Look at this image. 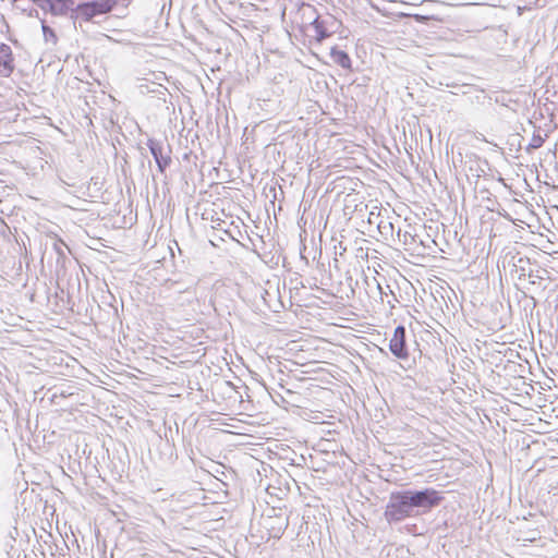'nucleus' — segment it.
Instances as JSON below:
<instances>
[{"mask_svg":"<svg viewBox=\"0 0 558 558\" xmlns=\"http://www.w3.org/2000/svg\"><path fill=\"white\" fill-rule=\"evenodd\" d=\"M444 497L440 492L426 487L424 489H404L392 492L386 505L384 517L389 523H399L407 518L429 512L438 507Z\"/></svg>","mask_w":558,"mask_h":558,"instance_id":"1","label":"nucleus"},{"mask_svg":"<svg viewBox=\"0 0 558 558\" xmlns=\"http://www.w3.org/2000/svg\"><path fill=\"white\" fill-rule=\"evenodd\" d=\"M116 4L117 0H94L75 4L71 20H73L74 24L78 17H82L85 21H90L97 15L110 12Z\"/></svg>","mask_w":558,"mask_h":558,"instance_id":"2","label":"nucleus"},{"mask_svg":"<svg viewBox=\"0 0 558 558\" xmlns=\"http://www.w3.org/2000/svg\"><path fill=\"white\" fill-rule=\"evenodd\" d=\"M407 330L405 327L399 325L395 328L392 338L389 341L390 352L401 361L409 360V350L407 345Z\"/></svg>","mask_w":558,"mask_h":558,"instance_id":"3","label":"nucleus"},{"mask_svg":"<svg viewBox=\"0 0 558 558\" xmlns=\"http://www.w3.org/2000/svg\"><path fill=\"white\" fill-rule=\"evenodd\" d=\"M147 146L149 148L150 154L153 155L155 162L158 167L160 173H165L166 169L171 163V149H168V153L163 151V145L161 142L156 141L154 138H149L147 142Z\"/></svg>","mask_w":558,"mask_h":558,"instance_id":"4","label":"nucleus"},{"mask_svg":"<svg viewBox=\"0 0 558 558\" xmlns=\"http://www.w3.org/2000/svg\"><path fill=\"white\" fill-rule=\"evenodd\" d=\"M13 53L12 49L7 44L0 45V72L3 77H9L13 70H14V63H13Z\"/></svg>","mask_w":558,"mask_h":558,"instance_id":"5","label":"nucleus"},{"mask_svg":"<svg viewBox=\"0 0 558 558\" xmlns=\"http://www.w3.org/2000/svg\"><path fill=\"white\" fill-rule=\"evenodd\" d=\"M75 0H51L50 7L48 8L49 13L54 16H64L74 12Z\"/></svg>","mask_w":558,"mask_h":558,"instance_id":"6","label":"nucleus"},{"mask_svg":"<svg viewBox=\"0 0 558 558\" xmlns=\"http://www.w3.org/2000/svg\"><path fill=\"white\" fill-rule=\"evenodd\" d=\"M330 57H331L332 61L336 64L340 65L341 68H343L345 70L351 69V65H352L351 58L345 51L333 47L330 51Z\"/></svg>","mask_w":558,"mask_h":558,"instance_id":"7","label":"nucleus"},{"mask_svg":"<svg viewBox=\"0 0 558 558\" xmlns=\"http://www.w3.org/2000/svg\"><path fill=\"white\" fill-rule=\"evenodd\" d=\"M315 29V37L318 41L325 40L330 36V33L327 31L325 26V21H322L319 17H316L312 23Z\"/></svg>","mask_w":558,"mask_h":558,"instance_id":"8","label":"nucleus"},{"mask_svg":"<svg viewBox=\"0 0 558 558\" xmlns=\"http://www.w3.org/2000/svg\"><path fill=\"white\" fill-rule=\"evenodd\" d=\"M40 22H41V29H43V35H44L45 41L56 45L58 41L56 32L50 26H48L46 24L45 20L41 19Z\"/></svg>","mask_w":558,"mask_h":558,"instance_id":"9","label":"nucleus"},{"mask_svg":"<svg viewBox=\"0 0 558 558\" xmlns=\"http://www.w3.org/2000/svg\"><path fill=\"white\" fill-rule=\"evenodd\" d=\"M543 144H544V137L538 133L537 134L534 133L533 137H532L531 142L529 143V145L526 146L525 150L527 153H531L532 150L542 147Z\"/></svg>","mask_w":558,"mask_h":558,"instance_id":"10","label":"nucleus"},{"mask_svg":"<svg viewBox=\"0 0 558 558\" xmlns=\"http://www.w3.org/2000/svg\"><path fill=\"white\" fill-rule=\"evenodd\" d=\"M397 235L400 240L402 239L404 244H408L409 239L412 241L414 240V236L410 232H408V231L402 232L401 229H399L397 231Z\"/></svg>","mask_w":558,"mask_h":558,"instance_id":"11","label":"nucleus"},{"mask_svg":"<svg viewBox=\"0 0 558 558\" xmlns=\"http://www.w3.org/2000/svg\"><path fill=\"white\" fill-rule=\"evenodd\" d=\"M31 1L33 3H35L36 5H38L41 10L47 12L48 8L50 7V1L51 0H31Z\"/></svg>","mask_w":558,"mask_h":558,"instance_id":"12","label":"nucleus"},{"mask_svg":"<svg viewBox=\"0 0 558 558\" xmlns=\"http://www.w3.org/2000/svg\"><path fill=\"white\" fill-rule=\"evenodd\" d=\"M378 229L381 233H384L385 231H387L388 229L390 231L393 230V225L391 222H387V223H384L383 221L378 225Z\"/></svg>","mask_w":558,"mask_h":558,"instance_id":"13","label":"nucleus"},{"mask_svg":"<svg viewBox=\"0 0 558 558\" xmlns=\"http://www.w3.org/2000/svg\"><path fill=\"white\" fill-rule=\"evenodd\" d=\"M413 17L416 22H420V23H425L426 21H428L430 19L427 15H421V14H414Z\"/></svg>","mask_w":558,"mask_h":558,"instance_id":"14","label":"nucleus"},{"mask_svg":"<svg viewBox=\"0 0 558 558\" xmlns=\"http://www.w3.org/2000/svg\"><path fill=\"white\" fill-rule=\"evenodd\" d=\"M373 281H374V284H375V289L378 291V293L380 294V296L383 298L384 294H387L383 287L380 286V283L376 280V278H373Z\"/></svg>","mask_w":558,"mask_h":558,"instance_id":"15","label":"nucleus"},{"mask_svg":"<svg viewBox=\"0 0 558 558\" xmlns=\"http://www.w3.org/2000/svg\"><path fill=\"white\" fill-rule=\"evenodd\" d=\"M287 525H288V522H286V523H284V527L279 526V527L277 529V531L272 534V536H274V537H280V536L282 535V533H283L284 529L287 527Z\"/></svg>","mask_w":558,"mask_h":558,"instance_id":"16","label":"nucleus"},{"mask_svg":"<svg viewBox=\"0 0 558 558\" xmlns=\"http://www.w3.org/2000/svg\"><path fill=\"white\" fill-rule=\"evenodd\" d=\"M53 245H54V250L57 251V253H58L59 255H62L63 253H62V251H61V245H64V246H65V244H64L63 242H61V241H60V243L54 242V244H53Z\"/></svg>","mask_w":558,"mask_h":558,"instance_id":"17","label":"nucleus"},{"mask_svg":"<svg viewBox=\"0 0 558 558\" xmlns=\"http://www.w3.org/2000/svg\"><path fill=\"white\" fill-rule=\"evenodd\" d=\"M520 270H521V275L524 276L525 275V268L523 266H521Z\"/></svg>","mask_w":558,"mask_h":558,"instance_id":"18","label":"nucleus"},{"mask_svg":"<svg viewBox=\"0 0 558 558\" xmlns=\"http://www.w3.org/2000/svg\"><path fill=\"white\" fill-rule=\"evenodd\" d=\"M388 292L392 293V290L390 289V286H387Z\"/></svg>","mask_w":558,"mask_h":558,"instance_id":"19","label":"nucleus"},{"mask_svg":"<svg viewBox=\"0 0 558 558\" xmlns=\"http://www.w3.org/2000/svg\"><path fill=\"white\" fill-rule=\"evenodd\" d=\"M388 292L392 293V290L390 289V286H387Z\"/></svg>","mask_w":558,"mask_h":558,"instance_id":"20","label":"nucleus"},{"mask_svg":"<svg viewBox=\"0 0 558 558\" xmlns=\"http://www.w3.org/2000/svg\"><path fill=\"white\" fill-rule=\"evenodd\" d=\"M388 292L392 293V290L390 289V286H387Z\"/></svg>","mask_w":558,"mask_h":558,"instance_id":"21","label":"nucleus"}]
</instances>
